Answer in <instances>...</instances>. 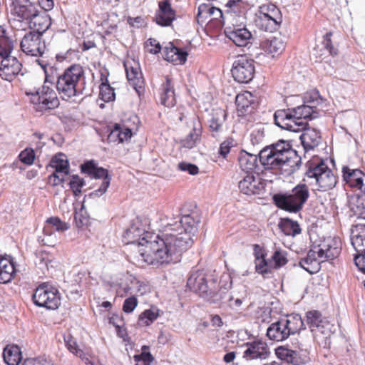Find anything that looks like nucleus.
<instances>
[{
  "label": "nucleus",
  "instance_id": "35",
  "mask_svg": "<svg viewBox=\"0 0 365 365\" xmlns=\"http://www.w3.org/2000/svg\"><path fill=\"white\" fill-rule=\"evenodd\" d=\"M133 133L131 129L118 123H115L110 129L108 135V143H121L131 138Z\"/></svg>",
  "mask_w": 365,
  "mask_h": 365
},
{
  "label": "nucleus",
  "instance_id": "14",
  "mask_svg": "<svg viewBox=\"0 0 365 365\" xmlns=\"http://www.w3.org/2000/svg\"><path fill=\"white\" fill-rule=\"evenodd\" d=\"M237 186L240 193L252 196L262 194L266 182L258 173H246L241 174Z\"/></svg>",
  "mask_w": 365,
  "mask_h": 365
},
{
  "label": "nucleus",
  "instance_id": "12",
  "mask_svg": "<svg viewBox=\"0 0 365 365\" xmlns=\"http://www.w3.org/2000/svg\"><path fill=\"white\" fill-rule=\"evenodd\" d=\"M231 72L235 81L248 83L255 73V61L246 55H240L233 62Z\"/></svg>",
  "mask_w": 365,
  "mask_h": 365
},
{
  "label": "nucleus",
  "instance_id": "45",
  "mask_svg": "<svg viewBox=\"0 0 365 365\" xmlns=\"http://www.w3.org/2000/svg\"><path fill=\"white\" fill-rule=\"evenodd\" d=\"M68 228V225L62 221L58 217H51L46 221L43 233L46 235H51L53 231L64 232Z\"/></svg>",
  "mask_w": 365,
  "mask_h": 365
},
{
  "label": "nucleus",
  "instance_id": "3",
  "mask_svg": "<svg viewBox=\"0 0 365 365\" xmlns=\"http://www.w3.org/2000/svg\"><path fill=\"white\" fill-rule=\"evenodd\" d=\"M85 82L83 67L80 64H73L58 76L56 88L63 98L69 99L82 93Z\"/></svg>",
  "mask_w": 365,
  "mask_h": 365
},
{
  "label": "nucleus",
  "instance_id": "62",
  "mask_svg": "<svg viewBox=\"0 0 365 365\" xmlns=\"http://www.w3.org/2000/svg\"><path fill=\"white\" fill-rule=\"evenodd\" d=\"M145 48L149 53L153 54H157L161 51L160 43L156 39L152 38L145 42Z\"/></svg>",
  "mask_w": 365,
  "mask_h": 365
},
{
  "label": "nucleus",
  "instance_id": "15",
  "mask_svg": "<svg viewBox=\"0 0 365 365\" xmlns=\"http://www.w3.org/2000/svg\"><path fill=\"white\" fill-rule=\"evenodd\" d=\"M246 22L232 23L227 24L223 23L225 34L237 46H247L251 43L252 33L246 28Z\"/></svg>",
  "mask_w": 365,
  "mask_h": 365
},
{
  "label": "nucleus",
  "instance_id": "54",
  "mask_svg": "<svg viewBox=\"0 0 365 365\" xmlns=\"http://www.w3.org/2000/svg\"><path fill=\"white\" fill-rule=\"evenodd\" d=\"M84 185L85 181L83 178H81L78 175H72L69 182V186L74 196L77 197L81 195L82 187Z\"/></svg>",
  "mask_w": 365,
  "mask_h": 365
},
{
  "label": "nucleus",
  "instance_id": "53",
  "mask_svg": "<svg viewBox=\"0 0 365 365\" xmlns=\"http://www.w3.org/2000/svg\"><path fill=\"white\" fill-rule=\"evenodd\" d=\"M158 317V312L153 309H146L139 315V323L143 326H149Z\"/></svg>",
  "mask_w": 365,
  "mask_h": 365
},
{
  "label": "nucleus",
  "instance_id": "41",
  "mask_svg": "<svg viewBox=\"0 0 365 365\" xmlns=\"http://www.w3.org/2000/svg\"><path fill=\"white\" fill-rule=\"evenodd\" d=\"M16 273L14 263L11 259L0 255V283H8Z\"/></svg>",
  "mask_w": 365,
  "mask_h": 365
},
{
  "label": "nucleus",
  "instance_id": "44",
  "mask_svg": "<svg viewBox=\"0 0 365 365\" xmlns=\"http://www.w3.org/2000/svg\"><path fill=\"white\" fill-rule=\"evenodd\" d=\"M50 166L54 172L61 175H68L70 173L69 163L67 156L61 153L56 154L51 160Z\"/></svg>",
  "mask_w": 365,
  "mask_h": 365
},
{
  "label": "nucleus",
  "instance_id": "60",
  "mask_svg": "<svg viewBox=\"0 0 365 365\" xmlns=\"http://www.w3.org/2000/svg\"><path fill=\"white\" fill-rule=\"evenodd\" d=\"M22 365H54L52 361L45 357L27 358Z\"/></svg>",
  "mask_w": 365,
  "mask_h": 365
},
{
  "label": "nucleus",
  "instance_id": "56",
  "mask_svg": "<svg viewBox=\"0 0 365 365\" xmlns=\"http://www.w3.org/2000/svg\"><path fill=\"white\" fill-rule=\"evenodd\" d=\"M333 33L331 31L327 32L323 36L322 44L324 48L327 50L331 56H336L338 53V49L334 47L332 41Z\"/></svg>",
  "mask_w": 365,
  "mask_h": 365
},
{
  "label": "nucleus",
  "instance_id": "34",
  "mask_svg": "<svg viewBox=\"0 0 365 365\" xmlns=\"http://www.w3.org/2000/svg\"><path fill=\"white\" fill-rule=\"evenodd\" d=\"M223 11L220 9L207 4H201L198 7L197 19L198 21H204L207 19L210 20H220L223 25Z\"/></svg>",
  "mask_w": 365,
  "mask_h": 365
},
{
  "label": "nucleus",
  "instance_id": "20",
  "mask_svg": "<svg viewBox=\"0 0 365 365\" xmlns=\"http://www.w3.org/2000/svg\"><path fill=\"white\" fill-rule=\"evenodd\" d=\"M124 67L130 85L140 96L145 91V82L138 64L133 61H126Z\"/></svg>",
  "mask_w": 365,
  "mask_h": 365
},
{
  "label": "nucleus",
  "instance_id": "21",
  "mask_svg": "<svg viewBox=\"0 0 365 365\" xmlns=\"http://www.w3.org/2000/svg\"><path fill=\"white\" fill-rule=\"evenodd\" d=\"M176 19V11L172 7L170 0L158 2V9L155 16V23L161 26H170Z\"/></svg>",
  "mask_w": 365,
  "mask_h": 365
},
{
  "label": "nucleus",
  "instance_id": "61",
  "mask_svg": "<svg viewBox=\"0 0 365 365\" xmlns=\"http://www.w3.org/2000/svg\"><path fill=\"white\" fill-rule=\"evenodd\" d=\"M234 146V140L232 138H228L224 140L220 145L219 154L223 158H226L231 148Z\"/></svg>",
  "mask_w": 365,
  "mask_h": 365
},
{
  "label": "nucleus",
  "instance_id": "18",
  "mask_svg": "<svg viewBox=\"0 0 365 365\" xmlns=\"http://www.w3.org/2000/svg\"><path fill=\"white\" fill-rule=\"evenodd\" d=\"M21 48L24 53L32 56H41L46 50L45 41L36 32H29L21 41Z\"/></svg>",
  "mask_w": 365,
  "mask_h": 365
},
{
  "label": "nucleus",
  "instance_id": "16",
  "mask_svg": "<svg viewBox=\"0 0 365 365\" xmlns=\"http://www.w3.org/2000/svg\"><path fill=\"white\" fill-rule=\"evenodd\" d=\"M275 124L282 129L292 132H300L304 129L305 123L298 121L292 108L281 109L275 111L274 114Z\"/></svg>",
  "mask_w": 365,
  "mask_h": 365
},
{
  "label": "nucleus",
  "instance_id": "11",
  "mask_svg": "<svg viewBox=\"0 0 365 365\" xmlns=\"http://www.w3.org/2000/svg\"><path fill=\"white\" fill-rule=\"evenodd\" d=\"M251 7L248 0H227L223 11V23L246 22L247 14Z\"/></svg>",
  "mask_w": 365,
  "mask_h": 365
},
{
  "label": "nucleus",
  "instance_id": "1",
  "mask_svg": "<svg viewBox=\"0 0 365 365\" xmlns=\"http://www.w3.org/2000/svg\"><path fill=\"white\" fill-rule=\"evenodd\" d=\"M200 217L195 212L182 216L179 222L168 224L164 230L142 250L153 264H172L180 260L182 254L193 245L192 235L197 230Z\"/></svg>",
  "mask_w": 365,
  "mask_h": 365
},
{
  "label": "nucleus",
  "instance_id": "24",
  "mask_svg": "<svg viewBox=\"0 0 365 365\" xmlns=\"http://www.w3.org/2000/svg\"><path fill=\"white\" fill-rule=\"evenodd\" d=\"M314 247L323 261L334 259L339 255L341 250V241L336 237L328 238L322 244Z\"/></svg>",
  "mask_w": 365,
  "mask_h": 365
},
{
  "label": "nucleus",
  "instance_id": "33",
  "mask_svg": "<svg viewBox=\"0 0 365 365\" xmlns=\"http://www.w3.org/2000/svg\"><path fill=\"white\" fill-rule=\"evenodd\" d=\"M351 242L357 253H365V224L358 223L352 226Z\"/></svg>",
  "mask_w": 365,
  "mask_h": 365
},
{
  "label": "nucleus",
  "instance_id": "6",
  "mask_svg": "<svg viewBox=\"0 0 365 365\" xmlns=\"http://www.w3.org/2000/svg\"><path fill=\"white\" fill-rule=\"evenodd\" d=\"M304 329V324L301 316L292 314L272 323L267 328L266 335L269 340L279 342Z\"/></svg>",
  "mask_w": 365,
  "mask_h": 365
},
{
  "label": "nucleus",
  "instance_id": "31",
  "mask_svg": "<svg viewBox=\"0 0 365 365\" xmlns=\"http://www.w3.org/2000/svg\"><path fill=\"white\" fill-rule=\"evenodd\" d=\"M13 14L21 20H30L36 14L37 9L31 3L24 1H13Z\"/></svg>",
  "mask_w": 365,
  "mask_h": 365
},
{
  "label": "nucleus",
  "instance_id": "27",
  "mask_svg": "<svg viewBox=\"0 0 365 365\" xmlns=\"http://www.w3.org/2000/svg\"><path fill=\"white\" fill-rule=\"evenodd\" d=\"M287 42L282 36H274L260 43V48L268 55L274 58L279 56L284 51Z\"/></svg>",
  "mask_w": 365,
  "mask_h": 365
},
{
  "label": "nucleus",
  "instance_id": "29",
  "mask_svg": "<svg viewBox=\"0 0 365 365\" xmlns=\"http://www.w3.org/2000/svg\"><path fill=\"white\" fill-rule=\"evenodd\" d=\"M333 327L334 325L330 322H324V325L312 331L314 341L319 346L324 349L330 348Z\"/></svg>",
  "mask_w": 365,
  "mask_h": 365
},
{
  "label": "nucleus",
  "instance_id": "49",
  "mask_svg": "<svg viewBox=\"0 0 365 365\" xmlns=\"http://www.w3.org/2000/svg\"><path fill=\"white\" fill-rule=\"evenodd\" d=\"M279 227L286 235L295 236L301 233V228L297 222L285 218L279 223Z\"/></svg>",
  "mask_w": 365,
  "mask_h": 365
},
{
  "label": "nucleus",
  "instance_id": "52",
  "mask_svg": "<svg viewBox=\"0 0 365 365\" xmlns=\"http://www.w3.org/2000/svg\"><path fill=\"white\" fill-rule=\"evenodd\" d=\"M65 344L70 352L81 358L82 360L88 361V359L86 357L84 351L78 348L77 342L71 336H68L65 339Z\"/></svg>",
  "mask_w": 365,
  "mask_h": 365
},
{
  "label": "nucleus",
  "instance_id": "48",
  "mask_svg": "<svg viewBox=\"0 0 365 365\" xmlns=\"http://www.w3.org/2000/svg\"><path fill=\"white\" fill-rule=\"evenodd\" d=\"M307 322L311 330L319 328L321 325H324V322H329L322 314L317 310L309 311L306 314Z\"/></svg>",
  "mask_w": 365,
  "mask_h": 365
},
{
  "label": "nucleus",
  "instance_id": "7",
  "mask_svg": "<svg viewBox=\"0 0 365 365\" xmlns=\"http://www.w3.org/2000/svg\"><path fill=\"white\" fill-rule=\"evenodd\" d=\"M282 21L279 9L272 3L259 6L255 14L254 24L260 31L274 32L279 28Z\"/></svg>",
  "mask_w": 365,
  "mask_h": 365
},
{
  "label": "nucleus",
  "instance_id": "58",
  "mask_svg": "<svg viewBox=\"0 0 365 365\" xmlns=\"http://www.w3.org/2000/svg\"><path fill=\"white\" fill-rule=\"evenodd\" d=\"M209 128L212 137L216 138L222 131V121L218 118L212 117L210 121Z\"/></svg>",
  "mask_w": 365,
  "mask_h": 365
},
{
  "label": "nucleus",
  "instance_id": "40",
  "mask_svg": "<svg viewBox=\"0 0 365 365\" xmlns=\"http://www.w3.org/2000/svg\"><path fill=\"white\" fill-rule=\"evenodd\" d=\"M239 165L242 170V174L258 173L257 168L258 167V159L255 155L244 152L239 157Z\"/></svg>",
  "mask_w": 365,
  "mask_h": 365
},
{
  "label": "nucleus",
  "instance_id": "5",
  "mask_svg": "<svg viewBox=\"0 0 365 365\" xmlns=\"http://www.w3.org/2000/svg\"><path fill=\"white\" fill-rule=\"evenodd\" d=\"M309 197V190L304 183L297 185L288 192H278L272 195L273 204L280 210L290 213L301 211Z\"/></svg>",
  "mask_w": 365,
  "mask_h": 365
},
{
  "label": "nucleus",
  "instance_id": "22",
  "mask_svg": "<svg viewBox=\"0 0 365 365\" xmlns=\"http://www.w3.org/2000/svg\"><path fill=\"white\" fill-rule=\"evenodd\" d=\"M1 58L0 76L5 81H11L21 71L22 65L16 57L11 55Z\"/></svg>",
  "mask_w": 365,
  "mask_h": 365
},
{
  "label": "nucleus",
  "instance_id": "36",
  "mask_svg": "<svg viewBox=\"0 0 365 365\" xmlns=\"http://www.w3.org/2000/svg\"><path fill=\"white\" fill-rule=\"evenodd\" d=\"M255 257L256 272L261 274L264 279L268 278L272 274L273 269L270 259H266L267 254L260 250L255 253Z\"/></svg>",
  "mask_w": 365,
  "mask_h": 365
},
{
  "label": "nucleus",
  "instance_id": "17",
  "mask_svg": "<svg viewBox=\"0 0 365 365\" xmlns=\"http://www.w3.org/2000/svg\"><path fill=\"white\" fill-rule=\"evenodd\" d=\"M81 169L82 173L88 175L91 178L103 179L100 187L94 191L95 195H98L106 192L111 180L106 169L96 166L93 160L86 162L81 165Z\"/></svg>",
  "mask_w": 365,
  "mask_h": 365
},
{
  "label": "nucleus",
  "instance_id": "13",
  "mask_svg": "<svg viewBox=\"0 0 365 365\" xmlns=\"http://www.w3.org/2000/svg\"><path fill=\"white\" fill-rule=\"evenodd\" d=\"M324 100L319 95L318 92H314L307 100L306 105H302L297 108H292L294 115L295 118L298 121H302V123L307 125L305 120L312 119L317 117L320 111H323L322 105L324 104Z\"/></svg>",
  "mask_w": 365,
  "mask_h": 365
},
{
  "label": "nucleus",
  "instance_id": "64",
  "mask_svg": "<svg viewBox=\"0 0 365 365\" xmlns=\"http://www.w3.org/2000/svg\"><path fill=\"white\" fill-rule=\"evenodd\" d=\"M178 166L179 170L182 171H186L190 175H196L199 173L198 167L192 163L181 162L178 164Z\"/></svg>",
  "mask_w": 365,
  "mask_h": 365
},
{
  "label": "nucleus",
  "instance_id": "57",
  "mask_svg": "<svg viewBox=\"0 0 365 365\" xmlns=\"http://www.w3.org/2000/svg\"><path fill=\"white\" fill-rule=\"evenodd\" d=\"M35 157L34 150L30 148L22 150L19 155L21 162L27 165H31L34 163Z\"/></svg>",
  "mask_w": 365,
  "mask_h": 365
},
{
  "label": "nucleus",
  "instance_id": "32",
  "mask_svg": "<svg viewBox=\"0 0 365 365\" xmlns=\"http://www.w3.org/2000/svg\"><path fill=\"white\" fill-rule=\"evenodd\" d=\"M302 131L300 140L305 150H313L319 145L322 138L319 130L304 126Z\"/></svg>",
  "mask_w": 365,
  "mask_h": 365
},
{
  "label": "nucleus",
  "instance_id": "59",
  "mask_svg": "<svg viewBox=\"0 0 365 365\" xmlns=\"http://www.w3.org/2000/svg\"><path fill=\"white\" fill-rule=\"evenodd\" d=\"M138 304V301L135 296H131L125 299L122 309L126 314H130L134 311Z\"/></svg>",
  "mask_w": 365,
  "mask_h": 365
},
{
  "label": "nucleus",
  "instance_id": "4",
  "mask_svg": "<svg viewBox=\"0 0 365 365\" xmlns=\"http://www.w3.org/2000/svg\"><path fill=\"white\" fill-rule=\"evenodd\" d=\"M157 235L145 230V226L143 225L142 220L137 217L133 220L129 227L125 231L123 240L125 244L138 245V255L136 256L138 262H142L148 265H153L157 267L168 265V264H153L147 260L145 255L142 251L151 240H155Z\"/></svg>",
  "mask_w": 365,
  "mask_h": 365
},
{
  "label": "nucleus",
  "instance_id": "28",
  "mask_svg": "<svg viewBox=\"0 0 365 365\" xmlns=\"http://www.w3.org/2000/svg\"><path fill=\"white\" fill-rule=\"evenodd\" d=\"M188 53L182 48L176 47L173 42H169L163 48V58L174 65H182L187 61Z\"/></svg>",
  "mask_w": 365,
  "mask_h": 365
},
{
  "label": "nucleus",
  "instance_id": "26",
  "mask_svg": "<svg viewBox=\"0 0 365 365\" xmlns=\"http://www.w3.org/2000/svg\"><path fill=\"white\" fill-rule=\"evenodd\" d=\"M159 101L162 105L168 108H172L176 104L173 82L168 76L165 77V81L160 86Z\"/></svg>",
  "mask_w": 365,
  "mask_h": 365
},
{
  "label": "nucleus",
  "instance_id": "19",
  "mask_svg": "<svg viewBox=\"0 0 365 365\" xmlns=\"http://www.w3.org/2000/svg\"><path fill=\"white\" fill-rule=\"evenodd\" d=\"M235 106L239 117L250 119L257 108L256 97L250 91H242L235 97Z\"/></svg>",
  "mask_w": 365,
  "mask_h": 365
},
{
  "label": "nucleus",
  "instance_id": "42",
  "mask_svg": "<svg viewBox=\"0 0 365 365\" xmlns=\"http://www.w3.org/2000/svg\"><path fill=\"white\" fill-rule=\"evenodd\" d=\"M14 46V40L10 33L4 26L0 25V56H6L11 54Z\"/></svg>",
  "mask_w": 365,
  "mask_h": 365
},
{
  "label": "nucleus",
  "instance_id": "55",
  "mask_svg": "<svg viewBox=\"0 0 365 365\" xmlns=\"http://www.w3.org/2000/svg\"><path fill=\"white\" fill-rule=\"evenodd\" d=\"M142 352L140 354H136L133 356L135 361L137 363L140 361L144 362V364H149L154 361V357L153 355L148 351L149 346L146 345H143L141 347Z\"/></svg>",
  "mask_w": 365,
  "mask_h": 365
},
{
  "label": "nucleus",
  "instance_id": "46",
  "mask_svg": "<svg viewBox=\"0 0 365 365\" xmlns=\"http://www.w3.org/2000/svg\"><path fill=\"white\" fill-rule=\"evenodd\" d=\"M351 210L357 218L365 219V188L360 195L352 198Z\"/></svg>",
  "mask_w": 365,
  "mask_h": 365
},
{
  "label": "nucleus",
  "instance_id": "50",
  "mask_svg": "<svg viewBox=\"0 0 365 365\" xmlns=\"http://www.w3.org/2000/svg\"><path fill=\"white\" fill-rule=\"evenodd\" d=\"M100 85L99 97L105 102H110L115 100V94L114 89L110 86L107 78H104Z\"/></svg>",
  "mask_w": 365,
  "mask_h": 365
},
{
  "label": "nucleus",
  "instance_id": "63",
  "mask_svg": "<svg viewBox=\"0 0 365 365\" xmlns=\"http://www.w3.org/2000/svg\"><path fill=\"white\" fill-rule=\"evenodd\" d=\"M127 22L130 27L135 29H140L144 27L146 25L145 18L141 16L136 17L128 16L127 18Z\"/></svg>",
  "mask_w": 365,
  "mask_h": 365
},
{
  "label": "nucleus",
  "instance_id": "30",
  "mask_svg": "<svg viewBox=\"0 0 365 365\" xmlns=\"http://www.w3.org/2000/svg\"><path fill=\"white\" fill-rule=\"evenodd\" d=\"M187 284L188 287L195 292L201 294H207L208 285L206 275L202 271H196L192 272L187 279Z\"/></svg>",
  "mask_w": 365,
  "mask_h": 365
},
{
  "label": "nucleus",
  "instance_id": "25",
  "mask_svg": "<svg viewBox=\"0 0 365 365\" xmlns=\"http://www.w3.org/2000/svg\"><path fill=\"white\" fill-rule=\"evenodd\" d=\"M247 349L243 353V358L246 360L256 359H264L270 354L269 349L266 342L262 340H255L245 344Z\"/></svg>",
  "mask_w": 365,
  "mask_h": 365
},
{
  "label": "nucleus",
  "instance_id": "23",
  "mask_svg": "<svg viewBox=\"0 0 365 365\" xmlns=\"http://www.w3.org/2000/svg\"><path fill=\"white\" fill-rule=\"evenodd\" d=\"M341 172L346 185L362 192L365 188V173L359 169L349 166H343Z\"/></svg>",
  "mask_w": 365,
  "mask_h": 365
},
{
  "label": "nucleus",
  "instance_id": "8",
  "mask_svg": "<svg viewBox=\"0 0 365 365\" xmlns=\"http://www.w3.org/2000/svg\"><path fill=\"white\" fill-rule=\"evenodd\" d=\"M308 178L314 180L316 189L321 192H326L333 189L336 182L337 177L334 172L324 162L310 165L306 172Z\"/></svg>",
  "mask_w": 365,
  "mask_h": 365
},
{
  "label": "nucleus",
  "instance_id": "47",
  "mask_svg": "<svg viewBox=\"0 0 365 365\" xmlns=\"http://www.w3.org/2000/svg\"><path fill=\"white\" fill-rule=\"evenodd\" d=\"M202 133L201 125L199 124L198 126L195 125L190 133L181 140L182 146L189 149L192 148L200 139Z\"/></svg>",
  "mask_w": 365,
  "mask_h": 365
},
{
  "label": "nucleus",
  "instance_id": "43",
  "mask_svg": "<svg viewBox=\"0 0 365 365\" xmlns=\"http://www.w3.org/2000/svg\"><path fill=\"white\" fill-rule=\"evenodd\" d=\"M3 358L8 365H18L22 359L21 349L15 344H8L4 349Z\"/></svg>",
  "mask_w": 365,
  "mask_h": 365
},
{
  "label": "nucleus",
  "instance_id": "39",
  "mask_svg": "<svg viewBox=\"0 0 365 365\" xmlns=\"http://www.w3.org/2000/svg\"><path fill=\"white\" fill-rule=\"evenodd\" d=\"M275 354L279 359L293 365H302L306 363V360L302 359L296 351L289 349L284 346L276 348Z\"/></svg>",
  "mask_w": 365,
  "mask_h": 365
},
{
  "label": "nucleus",
  "instance_id": "37",
  "mask_svg": "<svg viewBox=\"0 0 365 365\" xmlns=\"http://www.w3.org/2000/svg\"><path fill=\"white\" fill-rule=\"evenodd\" d=\"M320 262L324 261L315 247H314L308 252L305 258L301 259L299 264L303 269L312 274L319 269Z\"/></svg>",
  "mask_w": 365,
  "mask_h": 365
},
{
  "label": "nucleus",
  "instance_id": "51",
  "mask_svg": "<svg viewBox=\"0 0 365 365\" xmlns=\"http://www.w3.org/2000/svg\"><path fill=\"white\" fill-rule=\"evenodd\" d=\"M270 261L272 264V269H278L284 267L288 262L287 253L280 249H277L274 252Z\"/></svg>",
  "mask_w": 365,
  "mask_h": 365
},
{
  "label": "nucleus",
  "instance_id": "2",
  "mask_svg": "<svg viewBox=\"0 0 365 365\" xmlns=\"http://www.w3.org/2000/svg\"><path fill=\"white\" fill-rule=\"evenodd\" d=\"M259 161L265 170L292 171L299 161L289 141L279 140L260 150Z\"/></svg>",
  "mask_w": 365,
  "mask_h": 365
},
{
  "label": "nucleus",
  "instance_id": "10",
  "mask_svg": "<svg viewBox=\"0 0 365 365\" xmlns=\"http://www.w3.org/2000/svg\"><path fill=\"white\" fill-rule=\"evenodd\" d=\"M31 103L36 106V110L40 111L51 110L59 105L56 91L48 86L43 85L35 91H26Z\"/></svg>",
  "mask_w": 365,
  "mask_h": 365
},
{
  "label": "nucleus",
  "instance_id": "38",
  "mask_svg": "<svg viewBox=\"0 0 365 365\" xmlns=\"http://www.w3.org/2000/svg\"><path fill=\"white\" fill-rule=\"evenodd\" d=\"M30 28L33 30L31 32H36L42 36L43 34L48 30L51 25L50 16L43 13L34 16L29 21Z\"/></svg>",
  "mask_w": 365,
  "mask_h": 365
},
{
  "label": "nucleus",
  "instance_id": "9",
  "mask_svg": "<svg viewBox=\"0 0 365 365\" xmlns=\"http://www.w3.org/2000/svg\"><path fill=\"white\" fill-rule=\"evenodd\" d=\"M32 299L40 307L47 309H57L61 304V296L57 288L48 283H42L35 289Z\"/></svg>",
  "mask_w": 365,
  "mask_h": 365
}]
</instances>
